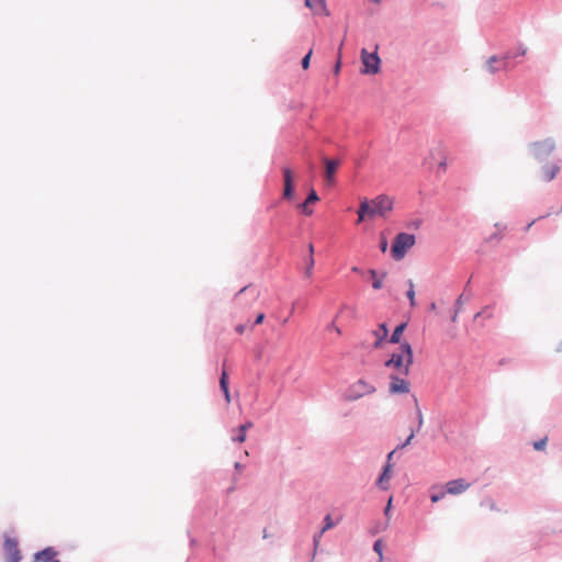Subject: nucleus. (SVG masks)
I'll use <instances>...</instances> for the list:
<instances>
[{
	"instance_id": "1",
	"label": "nucleus",
	"mask_w": 562,
	"mask_h": 562,
	"mask_svg": "<svg viewBox=\"0 0 562 562\" xmlns=\"http://www.w3.org/2000/svg\"><path fill=\"white\" fill-rule=\"evenodd\" d=\"M393 210V201L386 194H380L373 200L364 199L361 201L358 210V221L363 222L368 218L384 216Z\"/></svg>"
},
{
	"instance_id": "2",
	"label": "nucleus",
	"mask_w": 562,
	"mask_h": 562,
	"mask_svg": "<svg viewBox=\"0 0 562 562\" xmlns=\"http://www.w3.org/2000/svg\"><path fill=\"white\" fill-rule=\"evenodd\" d=\"M413 363V347L407 340H404L401 342L398 351L392 352L390 357L384 361V367L394 369L402 375H408Z\"/></svg>"
},
{
	"instance_id": "3",
	"label": "nucleus",
	"mask_w": 562,
	"mask_h": 562,
	"mask_svg": "<svg viewBox=\"0 0 562 562\" xmlns=\"http://www.w3.org/2000/svg\"><path fill=\"white\" fill-rule=\"evenodd\" d=\"M416 236L412 233L400 232L395 235L391 245V257L395 261H400L405 258L408 250L415 245Z\"/></svg>"
},
{
	"instance_id": "4",
	"label": "nucleus",
	"mask_w": 562,
	"mask_h": 562,
	"mask_svg": "<svg viewBox=\"0 0 562 562\" xmlns=\"http://www.w3.org/2000/svg\"><path fill=\"white\" fill-rule=\"evenodd\" d=\"M374 392L375 387L372 384L368 383L363 379H359L345 391L344 398L348 402H353Z\"/></svg>"
},
{
	"instance_id": "5",
	"label": "nucleus",
	"mask_w": 562,
	"mask_h": 562,
	"mask_svg": "<svg viewBox=\"0 0 562 562\" xmlns=\"http://www.w3.org/2000/svg\"><path fill=\"white\" fill-rule=\"evenodd\" d=\"M361 64V74L376 75L381 70V58L376 50L368 52L367 48H362Z\"/></svg>"
},
{
	"instance_id": "6",
	"label": "nucleus",
	"mask_w": 562,
	"mask_h": 562,
	"mask_svg": "<svg viewBox=\"0 0 562 562\" xmlns=\"http://www.w3.org/2000/svg\"><path fill=\"white\" fill-rule=\"evenodd\" d=\"M529 148L535 159H537L539 162H543L549 158L550 154L554 150L555 143L553 138L548 137L543 140L530 143Z\"/></svg>"
},
{
	"instance_id": "7",
	"label": "nucleus",
	"mask_w": 562,
	"mask_h": 562,
	"mask_svg": "<svg viewBox=\"0 0 562 562\" xmlns=\"http://www.w3.org/2000/svg\"><path fill=\"white\" fill-rule=\"evenodd\" d=\"M514 58H516V56L512 50L506 52L502 56L493 55L486 61V69L491 74H495L499 69H509L513 67L510 60Z\"/></svg>"
},
{
	"instance_id": "8",
	"label": "nucleus",
	"mask_w": 562,
	"mask_h": 562,
	"mask_svg": "<svg viewBox=\"0 0 562 562\" xmlns=\"http://www.w3.org/2000/svg\"><path fill=\"white\" fill-rule=\"evenodd\" d=\"M3 551L5 555V562H21L22 553L19 549V541L16 538L4 536Z\"/></svg>"
},
{
	"instance_id": "9",
	"label": "nucleus",
	"mask_w": 562,
	"mask_h": 562,
	"mask_svg": "<svg viewBox=\"0 0 562 562\" xmlns=\"http://www.w3.org/2000/svg\"><path fill=\"white\" fill-rule=\"evenodd\" d=\"M284 189L282 198L289 202H293L296 198L294 175L289 166L282 168Z\"/></svg>"
},
{
	"instance_id": "10",
	"label": "nucleus",
	"mask_w": 562,
	"mask_h": 562,
	"mask_svg": "<svg viewBox=\"0 0 562 562\" xmlns=\"http://www.w3.org/2000/svg\"><path fill=\"white\" fill-rule=\"evenodd\" d=\"M409 382L398 374H390L389 392L390 394H406L409 392Z\"/></svg>"
},
{
	"instance_id": "11",
	"label": "nucleus",
	"mask_w": 562,
	"mask_h": 562,
	"mask_svg": "<svg viewBox=\"0 0 562 562\" xmlns=\"http://www.w3.org/2000/svg\"><path fill=\"white\" fill-rule=\"evenodd\" d=\"M393 467L394 464L393 463H384L380 473H379V476L375 481V486L381 490V491H387L389 487H390V480L392 477V473H393Z\"/></svg>"
},
{
	"instance_id": "12",
	"label": "nucleus",
	"mask_w": 562,
	"mask_h": 562,
	"mask_svg": "<svg viewBox=\"0 0 562 562\" xmlns=\"http://www.w3.org/2000/svg\"><path fill=\"white\" fill-rule=\"evenodd\" d=\"M57 555L58 551L54 547H46L34 553L33 562H60Z\"/></svg>"
},
{
	"instance_id": "13",
	"label": "nucleus",
	"mask_w": 562,
	"mask_h": 562,
	"mask_svg": "<svg viewBox=\"0 0 562 562\" xmlns=\"http://www.w3.org/2000/svg\"><path fill=\"white\" fill-rule=\"evenodd\" d=\"M389 326L385 322H382L379 324L378 329L372 330V335L375 337V340L373 342L374 349H380L384 346L385 342H387L389 339Z\"/></svg>"
},
{
	"instance_id": "14",
	"label": "nucleus",
	"mask_w": 562,
	"mask_h": 562,
	"mask_svg": "<svg viewBox=\"0 0 562 562\" xmlns=\"http://www.w3.org/2000/svg\"><path fill=\"white\" fill-rule=\"evenodd\" d=\"M470 487V483L467 480L459 477L450 480L446 483V491L448 494L458 495L465 492Z\"/></svg>"
},
{
	"instance_id": "15",
	"label": "nucleus",
	"mask_w": 562,
	"mask_h": 562,
	"mask_svg": "<svg viewBox=\"0 0 562 562\" xmlns=\"http://www.w3.org/2000/svg\"><path fill=\"white\" fill-rule=\"evenodd\" d=\"M407 328V322H401L398 323L392 334L390 335L389 334V339H387V342L389 344H392V345H400L401 346V342H403L404 340H402V336L404 334V331L406 330Z\"/></svg>"
},
{
	"instance_id": "16",
	"label": "nucleus",
	"mask_w": 562,
	"mask_h": 562,
	"mask_svg": "<svg viewBox=\"0 0 562 562\" xmlns=\"http://www.w3.org/2000/svg\"><path fill=\"white\" fill-rule=\"evenodd\" d=\"M542 171V180L546 182L552 181L558 172L560 171V166L558 164L543 165L541 167Z\"/></svg>"
},
{
	"instance_id": "17",
	"label": "nucleus",
	"mask_w": 562,
	"mask_h": 562,
	"mask_svg": "<svg viewBox=\"0 0 562 562\" xmlns=\"http://www.w3.org/2000/svg\"><path fill=\"white\" fill-rule=\"evenodd\" d=\"M220 389L226 400L227 403L231 402V392H229V376L225 369L222 370L220 376Z\"/></svg>"
},
{
	"instance_id": "18",
	"label": "nucleus",
	"mask_w": 562,
	"mask_h": 562,
	"mask_svg": "<svg viewBox=\"0 0 562 562\" xmlns=\"http://www.w3.org/2000/svg\"><path fill=\"white\" fill-rule=\"evenodd\" d=\"M314 252H315L314 245L311 243V244H308V255L305 258V272L304 273L307 278L312 277L313 269L315 266Z\"/></svg>"
},
{
	"instance_id": "19",
	"label": "nucleus",
	"mask_w": 562,
	"mask_h": 562,
	"mask_svg": "<svg viewBox=\"0 0 562 562\" xmlns=\"http://www.w3.org/2000/svg\"><path fill=\"white\" fill-rule=\"evenodd\" d=\"M368 274L372 279V288L374 290H381L383 288V279L387 276V273L383 271L379 277L378 270L371 268L368 270Z\"/></svg>"
},
{
	"instance_id": "20",
	"label": "nucleus",
	"mask_w": 562,
	"mask_h": 562,
	"mask_svg": "<svg viewBox=\"0 0 562 562\" xmlns=\"http://www.w3.org/2000/svg\"><path fill=\"white\" fill-rule=\"evenodd\" d=\"M254 424L251 422H246L237 427V434L232 437V440L236 443H243L246 440V434L249 428H251Z\"/></svg>"
},
{
	"instance_id": "21",
	"label": "nucleus",
	"mask_w": 562,
	"mask_h": 562,
	"mask_svg": "<svg viewBox=\"0 0 562 562\" xmlns=\"http://www.w3.org/2000/svg\"><path fill=\"white\" fill-rule=\"evenodd\" d=\"M339 165H340L339 160L326 159L325 168H326V177H327L328 181L334 180V173L337 170V168L339 167Z\"/></svg>"
},
{
	"instance_id": "22",
	"label": "nucleus",
	"mask_w": 562,
	"mask_h": 562,
	"mask_svg": "<svg viewBox=\"0 0 562 562\" xmlns=\"http://www.w3.org/2000/svg\"><path fill=\"white\" fill-rule=\"evenodd\" d=\"M305 5L312 10H323L326 15H329L325 0H305Z\"/></svg>"
},
{
	"instance_id": "23",
	"label": "nucleus",
	"mask_w": 562,
	"mask_h": 562,
	"mask_svg": "<svg viewBox=\"0 0 562 562\" xmlns=\"http://www.w3.org/2000/svg\"><path fill=\"white\" fill-rule=\"evenodd\" d=\"M406 283L408 285V289L406 291V297L409 301L411 307H415L416 306V299H415V289H414L413 280L408 279L406 281Z\"/></svg>"
},
{
	"instance_id": "24",
	"label": "nucleus",
	"mask_w": 562,
	"mask_h": 562,
	"mask_svg": "<svg viewBox=\"0 0 562 562\" xmlns=\"http://www.w3.org/2000/svg\"><path fill=\"white\" fill-rule=\"evenodd\" d=\"M415 435H416L415 428L412 427L411 428V432L407 436V438L403 442L398 443L394 449L396 451H400V450H403L404 448H406L408 445H411V442L414 439Z\"/></svg>"
},
{
	"instance_id": "25",
	"label": "nucleus",
	"mask_w": 562,
	"mask_h": 562,
	"mask_svg": "<svg viewBox=\"0 0 562 562\" xmlns=\"http://www.w3.org/2000/svg\"><path fill=\"white\" fill-rule=\"evenodd\" d=\"M335 525L336 524H335L333 517L329 514H327V515H325V517L323 519V527L321 530H322V532H325V531L334 528Z\"/></svg>"
},
{
	"instance_id": "26",
	"label": "nucleus",
	"mask_w": 562,
	"mask_h": 562,
	"mask_svg": "<svg viewBox=\"0 0 562 562\" xmlns=\"http://www.w3.org/2000/svg\"><path fill=\"white\" fill-rule=\"evenodd\" d=\"M392 510H393V496H390L384 506V509H383V515L385 516L387 522H390Z\"/></svg>"
},
{
	"instance_id": "27",
	"label": "nucleus",
	"mask_w": 562,
	"mask_h": 562,
	"mask_svg": "<svg viewBox=\"0 0 562 562\" xmlns=\"http://www.w3.org/2000/svg\"><path fill=\"white\" fill-rule=\"evenodd\" d=\"M446 494H448L446 490H434L430 493V501L432 503H438L445 497Z\"/></svg>"
},
{
	"instance_id": "28",
	"label": "nucleus",
	"mask_w": 562,
	"mask_h": 562,
	"mask_svg": "<svg viewBox=\"0 0 562 562\" xmlns=\"http://www.w3.org/2000/svg\"><path fill=\"white\" fill-rule=\"evenodd\" d=\"M383 540L382 539H376L374 542H373V551L379 554L380 557V560L379 562H382L383 560Z\"/></svg>"
},
{
	"instance_id": "29",
	"label": "nucleus",
	"mask_w": 562,
	"mask_h": 562,
	"mask_svg": "<svg viewBox=\"0 0 562 562\" xmlns=\"http://www.w3.org/2000/svg\"><path fill=\"white\" fill-rule=\"evenodd\" d=\"M312 55H313V49L311 48L301 59V66L303 69H308L310 65H311V58H312Z\"/></svg>"
},
{
	"instance_id": "30",
	"label": "nucleus",
	"mask_w": 562,
	"mask_h": 562,
	"mask_svg": "<svg viewBox=\"0 0 562 562\" xmlns=\"http://www.w3.org/2000/svg\"><path fill=\"white\" fill-rule=\"evenodd\" d=\"M415 403H417L416 397H415ZM416 418H417V428L415 429V432L420 430L423 423H424L423 413H422L420 408L418 407V404H416Z\"/></svg>"
},
{
	"instance_id": "31",
	"label": "nucleus",
	"mask_w": 562,
	"mask_h": 562,
	"mask_svg": "<svg viewBox=\"0 0 562 562\" xmlns=\"http://www.w3.org/2000/svg\"><path fill=\"white\" fill-rule=\"evenodd\" d=\"M299 211L306 216H310L313 214V210L308 206V203L306 201L300 203L297 205Z\"/></svg>"
},
{
	"instance_id": "32",
	"label": "nucleus",
	"mask_w": 562,
	"mask_h": 562,
	"mask_svg": "<svg viewBox=\"0 0 562 562\" xmlns=\"http://www.w3.org/2000/svg\"><path fill=\"white\" fill-rule=\"evenodd\" d=\"M547 441H548V438L544 437V438H541L539 440H536L533 441L532 446H533V449L536 451H542L544 450L546 446H547Z\"/></svg>"
},
{
	"instance_id": "33",
	"label": "nucleus",
	"mask_w": 562,
	"mask_h": 562,
	"mask_svg": "<svg viewBox=\"0 0 562 562\" xmlns=\"http://www.w3.org/2000/svg\"><path fill=\"white\" fill-rule=\"evenodd\" d=\"M323 535H324V532H322V530H319L318 532L314 533V536H313V555L316 554L317 547L319 544V541H321V538Z\"/></svg>"
},
{
	"instance_id": "34",
	"label": "nucleus",
	"mask_w": 562,
	"mask_h": 562,
	"mask_svg": "<svg viewBox=\"0 0 562 562\" xmlns=\"http://www.w3.org/2000/svg\"><path fill=\"white\" fill-rule=\"evenodd\" d=\"M305 201H306L308 204H311V203H316L317 201H319V196H318L317 192H316L314 189H312V190L308 192L307 198H306V200H305Z\"/></svg>"
},
{
	"instance_id": "35",
	"label": "nucleus",
	"mask_w": 562,
	"mask_h": 562,
	"mask_svg": "<svg viewBox=\"0 0 562 562\" xmlns=\"http://www.w3.org/2000/svg\"><path fill=\"white\" fill-rule=\"evenodd\" d=\"M265 318H266L265 313H262V312L258 313V314L256 315L255 319L252 321L250 328L252 329V328H255L256 326H258V325L262 324V323H263V321H265Z\"/></svg>"
},
{
	"instance_id": "36",
	"label": "nucleus",
	"mask_w": 562,
	"mask_h": 562,
	"mask_svg": "<svg viewBox=\"0 0 562 562\" xmlns=\"http://www.w3.org/2000/svg\"><path fill=\"white\" fill-rule=\"evenodd\" d=\"M389 248V241H387V238L382 235L381 238H380V241H379V249L381 252H385Z\"/></svg>"
},
{
	"instance_id": "37",
	"label": "nucleus",
	"mask_w": 562,
	"mask_h": 562,
	"mask_svg": "<svg viewBox=\"0 0 562 562\" xmlns=\"http://www.w3.org/2000/svg\"><path fill=\"white\" fill-rule=\"evenodd\" d=\"M502 238H503L502 233H501V232H495V233L491 234V235L485 239V241H486V243H491V241H493V240H495V241H499Z\"/></svg>"
},
{
	"instance_id": "38",
	"label": "nucleus",
	"mask_w": 562,
	"mask_h": 562,
	"mask_svg": "<svg viewBox=\"0 0 562 562\" xmlns=\"http://www.w3.org/2000/svg\"><path fill=\"white\" fill-rule=\"evenodd\" d=\"M389 522H379L375 528L371 531L372 535L379 533L380 531H383L387 528Z\"/></svg>"
},
{
	"instance_id": "39",
	"label": "nucleus",
	"mask_w": 562,
	"mask_h": 562,
	"mask_svg": "<svg viewBox=\"0 0 562 562\" xmlns=\"http://www.w3.org/2000/svg\"><path fill=\"white\" fill-rule=\"evenodd\" d=\"M514 53H515V56H516V57L525 56V55H526V53H527V47H526V46H524L522 44H520V45L518 46L517 50H516V52H514Z\"/></svg>"
},
{
	"instance_id": "40",
	"label": "nucleus",
	"mask_w": 562,
	"mask_h": 562,
	"mask_svg": "<svg viewBox=\"0 0 562 562\" xmlns=\"http://www.w3.org/2000/svg\"><path fill=\"white\" fill-rule=\"evenodd\" d=\"M246 328H247V325H246V324H237V325L235 326V331H236L237 334H239V335H243V334L245 333Z\"/></svg>"
},
{
	"instance_id": "41",
	"label": "nucleus",
	"mask_w": 562,
	"mask_h": 562,
	"mask_svg": "<svg viewBox=\"0 0 562 562\" xmlns=\"http://www.w3.org/2000/svg\"><path fill=\"white\" fill-rule=\"evenodd\" d=\"M463 296H464V294H461V295L456 300L454 305H453V307H454V308L459 307V310H461L462 304H463Z\"/></svg>"
},
{
	"instance_id": "42",
	"label": "nucleus",
	"mask_w": 562,
	"mask_h": 562,
	"mask_svg": "<svg viewBox=\"0 0 562 562\" xmlns=\"http://www.w3.org/2000/svg\"><path fill=\"white\" fill-rule=\"evenodd\" d=\"M397 451L395 449H393L392 451H390L387 454H386V460H385V463H393L392 460H393V457L394 454L396 453Z\"/></svg>"
},
{
	"instance_id": "43",
	"label": "nucleus",
	"mask_w": 562,
	"mask_h": 562,
	"mask_svg": "<svg viewBox=\"0 0 562 562\" xmlns=\"http://www.w3.org/2000/svg\"><path fill=\"white\" fill-rule=\"evenodd\" d=\"M459 312H460L459 307H457V308L453 307V312H452V314L450 316L451 322H453V323L457 322Z\"/></svg>"
},
{
	"instance_id": "44",
	"label": "nucleus",
	"mask_w": 562,
	"mask_h": 562,
	"mask_svg": "<svg viewBox=\"0 0 562 562\" xmlns=\"http://www.w3.org/2000/svg\"><path fill=\"white\" fill-rule=\"evenodd\" d=\"M446 168H447V162H446V160L440 161V162H439V165H438V171H439V172H440V171H446Z\"/></svg>"
},
{
	"instance_id": "45",
	"label": "nucleus",
	"mask_w": 562,
	"mask_h": 562,
	"mask_svg": "<svg viewBox=\"0 0 562 562\" xmlns=\"http://www.w3.org/2000/svg\"><path fill=\"white\" fill-rule=\"evenodd\" d=\"M494 226L497 228V232H501V233H502V231H505L507 228V226L502 223H495Z\"/></svg>"
},
{
	"instance_id": "46",
	"label": "nucleus",
	"mask_w": 562,
	"mask_h": 562,
	"mask_svg": "<svg viewBox=\"0 0 562 562\" xmlns=\"http://www.w3.org/2000/svg\"><path fill=\"white\" fill-rule=\"evenodd\" d=\"M351 271L355 273H358V274H363V270L361 268H359L358 266H353L351 268Z\"/></svg>"
},
{
	"instance_id": "47",
	"label": "nucleus",
	"mask_w": 562,
	"mask_h": 562,
	"mask_svg": "<svg viewBox=\"0 0 562 562\" xmlns=\"http://www.w3.org/2000/svg\"><path fill=\"white\" fill-rule=\"evenodd\" d=\"M485 313H486V310H483V311L477 312V313L474 315V321H476L477 318H481V316L485 315Z\"/></svg>"
},
{
	"instance_id": "48",
	"label": "nucleus",
	"mask_w": 562,
	"mask_h": 562,
	"mask_svg": "<svg viewBox=\"0 0 562 562\" xmlns=\"http://www.w3.org/2000/svg\"><path fill=\"white\" fill-rule=\"evenodd\" d=\"M329 329H335L338 334H340V329L335 325V322H331L328 326Z\"/></svg>"
},
{
	"instance_id": "49",
	"label": "nucleus",
	"mask_w": 562,
	"mask_h": 562,
	"mask_svg": "<svg viewBox=\"0 0 562 562\" xmlns=\"http://www.w3.org/2000/svg\"><path fill=\"white\" fill-rule=\"evenodd\" d=\"M340 70V60L337 61L336 66H335V72H339Z\"/></svg>"
},
{
	"instance_id": "50",
	"label": "nucleus",
	"mask_w": 562,
	"mask_h": 562,
	"mask_svg": "<svg viewBox=\"0 0 562 562\" xmlns=\"http://www.w3.org/2000/svg\"><path fill=\"white\" fill-rule=\"evenodd\" d=\"M436 308H437L436 303H435V302H431V303L429 304V310H430V311H435Z\"/></svg>"
},
{
	"instance_id": "51",
	"label": "nucleus",
	"mask_w": 562,
	"mask_h": 562,
	"mask_svg": "<svg viewBox=\"0 0 562 562\" xmlns=\"http://www.w3.org/2000/svg\"><path fill=\"white\" fill-rule=\"evenodd\" d=\"M234 467H235V469H236V470H238V471L243 469V465H241V463H239V462H235Z\"/></svg>"
},
{
	"instance_id": "52",
	"label": "nucleus",
	"mask_w": 562,
	"mask_h": 562,
	"mask_svg": "<svg viewBox=\"0 0 562 562\" xmlns=\"http://www.w3.org/2000/svg\"><path fill=\"white\" fill-rule=\"evenodd\" d=\"M196 544V540L194 538H190V547H194Z\"/></svg>"
},
{
	"instance_id": "53",
	"label": "nucleus",
	"mask_w": 562,
	"mask_h": 562,
	"mask_svg": "<svg viewBox=\"0 0 562 562\" xmlns=\"http://www.w3.org/2000/svg\"><path fill=\"white\" fill-rule=\"evenodd\" d=\"M420 223H422L420 221H415V222L413 223V226H414L415 228H418V227L420 226Z\"/></svg>"
},
{
	"instance_id": "54",
	"label": "nucleus",
	"mask_w": 562,
	"mask_h": 562,
	"mask_svg": "<svg viewBox=\"0 0 562 562\" xmlns=\"http://www.w3.org/2000/svg\"><path fill=\"white\" fill-rule=\"evenodd\" d=\"M533 223H535V221L530 222V223L525 227V231H528V229L532 226V224H533Z\"/></svg>"
},
{
	"instance_id": "55",
	"label": "nucleus",
	"mask_w": 562,
	"mask_h": 562,
	"mask_svg": "<svg viewBox=\"0 0 562 562\" xmlns=\"http://www.w3.org/2000/svg\"><path fill=\"white\" fill-rule=\"evenodd\" d=\"M247 289H248V286H247V285H246V286H244V288H241V289L238 291V293H237V294H240V293L245 292Z\"/></svg>"
},
{
	"instance_id": "56",
	"label": "nucleus",
	"mask_w": 562,
	"mask_h": 562,
	"mask_svg": "<svg viewBox=\"0 0 562 562\" xmlns=\"http://www.w3.org/2000/svg\"><path fill=\"white\" fill-rule=\"evenodd\" d=\"M557 351L562 352V341L560 342L559 347L557 348Z\"/></svg>"
}]
</instances>
